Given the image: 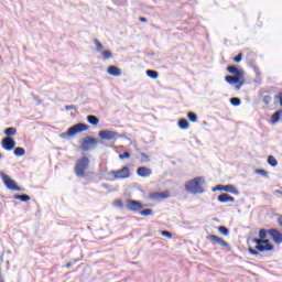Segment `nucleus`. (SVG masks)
I'll list each match as a JSON object with an SVG mask.
<instances>
[{
    "mask_svg": "<svg viewBox=\"0 0 282 282\" xmlns=\"http://www.w3.org/2000/svg\"><path fill=\"white\" fill-rule=\"evenodd\" d=\"M202 184H206V178L204 176H196L185 183V191L192 195H202L206 193Z\"/></svg>",
    "mask_w": 282,
    "mask_h": 282,
    "instance_id": "f257e3e1",
    "label": "nucleus"
},
{
    "mask_svg": "<svg viewBox=\"0 0 282 282\" xmlns=\"http://www.w3.org/2000/svg\"><path fill=\"white\" fill-rule=\"evenodd\" d=\"M89 169V158L83 156L76 161L74 172L77 177H85V171Z\"/></svg>",
    "mask_w": 282,
    "mask_h": 282,
    "instance_id": "f03ea898",
    "label": "nucleus"
},
{
    "mask_svg": "<svg viewBox=\"0 0 282 282\" xmlns=\"http://www.w3.org/2000/svg\"><path fill=\"white\" fill-rule=\"evenodd\" d=\"M89 130V126H87L86 123H76L73 127L68 128L66 133H62L59 134V138H67V135H69L70 138L76 135V133H83V131H88Z\"/></svg>",
    "mask_w": 282,
    "mask_h": 282,
    "instance_id": "7ed1b4c3",
    "label": "nucleus"
},
{
    "mask_svg": "<svg viewBox=\"0 0 282 282\" xmlns=\"http://www.w3.org/2000/svg\"><path fill=\"white\" fill-rule=\"evenodd\" d=\"M0 177L9 191H19L20 193L25 191V188L19 187V185H17V181L12 180L8 174L3 173V171H0Z\"/></svg>",
    "mask_w": 282,
    "mask_h": 282,
    "instance_id": "20e7f679",
    "label": "nucleus"
},
{
    "mask_svg": "<svg viewBox=\"0 0 282 282\" xmlns=\"http://www.w3.org/2000/svg\"><path fill=\"white\" fill-rule=\"evenodd\" d=\"M97 144H98V139L94 137H86L80 142V149L82 151H91V149H96Z\"/></svg>",
    "mask_w": 282,
    "mask_h": 282,
    "instance_id": "39448f33",
    "label": "nucleus"
},
{
    "mask_svg": "<svg viewBox=\"0 0 282 282\" xmlns=\"http://www.w3.org/2000/svg\"><path fill=\"white\" fill-rule=\"evenodd\" d=\"M274 250V246H264L263 242H260L259 246H256V249L252 247L248 248V252L253 254V257H259V252H272Z\"/></svg>",
    "mask_w": 282,
    "mask_h": 282,
    "instance_id": "423d86ee",
    "label": "nucleus"
},
{
    "mask_svg": "<svg viewBox=\"0 0 282 282\" xmlns=\"http://www.w3.org/2000/svg\"><path fill=\"white\" fill-rule=\"evenodd\" d=\"M217 191L224 192V193H231V195H239V189L232 184L228 185H216L213 187V193H217Z\"/></svg>",
    "mask_w": 282,
    "mask_h": 282,
    "instance_id": "0eeeda50",
    "label": "nucleus"
},
{
    "mask_svg": "<svg viewBox=\"0 0 282 282\" xmlns=\"http://www.w3.org/2000/svg\"><path fill=\"white\" fill-rule=\"evenodd\" d=\"M110 175H113L115 180H127L131 177V170L129 166H123L121 170L111 171Z\"/></svg>",
    "mask_w": 282,
    "mask_h": 282,
    "instance_id": "6e6552de",
    "label": "nucleus"
},
{
    "mask_svg": "<svg viewBox=\"0 0 282 282\" xmlns=\"http://www.w3.org/2000/svg\"><path fill=\"white\" fill-rule=\"evenodd\" d=\"M1 147L4 151H12L17 147V141L12 137H6L1 140Z\"/></svg>",
    "mask_w": 282,
    "mask_h": 282,
    "instance_id": "1a4fd4ad",
    "label": "nucleus"
},
{
    "mask_svg": "<svg viewBox=\"0 0 282 282\" xmlns=\"http://www.w3.org/2000/svg\"><path fill=\"white\" fill-rule=\"evenodd\" d=\"M144 208V204L140 200L128 199L127 200V209L131 210L132 213H138V210H142Z\"/></svg>",
    "mask_w": 282,
    "mask_h": 282,
    "instance_id": "9d476101",
    "label": "nucleus"
},
{
    "mask_svg": "<svg viewBox=\"0 0 282 282\" xmlns=\"http://www.w3.org/2000/svg\"><path fill=\"white\" fill-rule=\"evenodd\" d=\"M98 135L101 140H118V132L111 130H100Z\"/></svg>",
    "mask_w": 282,
    "mask_h": 282,
    "instance_id": "9b49d317",
    "label": "nucleus"
},
{
    "mask_svg": "<svg viewBox=\"0 0 282 282\" xmlns=\"http://www.w3.org/2000/svg\"><path fill=\"white\" fill-rule=\"evenodd\" d=\"M207 239L212 241V243H218V246H221L223 248H227V250H230V245L219 236L209 235Z\"/></svg>",
    "mask_w": 282,
    "mask_h": 282,
    "instance_id": "f8f14e48",
    "label": "nucleus"
},
{
    "mask_svg": "<svg viewBox=\"0 0 282 282\" xmlns=\"http://www.w3.org/2000/svg\"><path fill=\"white\" fill-rule=\"evenodd\" d=\"M150 199L153 202H162V199H169L171 195L166 192H152L149 194Z\"/></svg>",
    "mask_w": 282,
    "mask_h": 282,
    "instance_id": "ddd939ff",
    "label": "nucleus"
},
{
    "mask_svg": "<svg viewBox=\"0 0 282 282\" xmlns=\"http://www.w3.org/2000/svg\"><path fill=\"white\" fill-rule=\"evenodd\" d=\"M269 235L278 246L282 243V234L279 229H269Z\"/></svg>",
    "mask_w": 282,
    "mask_h": 282,
    "instance_id": "4468645a",
    "label": "nucleus"
},
{
    "mask_svg": "<svg viewBox=\"0 0 282 282\" xmlns=\"http://www.w3.org/2000/svg\"><path fill=\"white\" fill-rule=\"evenodd\" d=\"M153 171L151 167L141 166L137 169V175H139V177H151Z\"/></svg>",
    "mask_w": 282,
    "mask_h": 282,
    "instance_id": "2eb2a0df",
    "label": "nucleus"
},
{
    "mask_svg": "<svg viewBox=\"0 0 282 282\" xmlns=\"http://www.w3.org/2000/svg\"><path fill=\"white\" fill-rule=\"evenodd\" d=\"M241 78H243V75H227L225 77V83H228V85H237V83H239V80H241Z\"/></svg>",
    "mask_w": 282,
    "mask_h": 282,
    "instance_id": "dca6fc26",
    "label": "nucleus"
},
{
    "mask_svg": "<svg viewBox=\"0 0 282 282\" xmlns=\"http://www.w3.org/2000/svg\"><path fill=\"white\" fill-rule=\"evenodd\" d=\"M218 202L220 204H228V202L235 203V197L230 196L228 193H223L218 195Z\"/></svg>",
    "mask_w": 282,
    "mask_h": 282,
    "instance_id": "f3484780",
    "label": "nucleus"
},
{
    "mask_svg": "<svg viewBox=\"0 0 282 282\" xmlns=\"http://www.w3.org/2000/svg\"><path fill=\"white\" fill-rule=\"evenodd\" d=\"M227 72L229 74H234V76H243L246 73L243 72V69H239V67H237L236 65H230L227 67Z\"/></svg>",
    "mask_w": 282,
    "mask_h": 282,
    "instance_id": "a211bd4d",
    "label": "nucleus"
},
{
    "mask_svg": "<svg viewBox=\"0 0 282 282\" xmlns=\"http://www.w3.org/2000/svg\"><path fill=\"white\" fill-rule=\"evenodd\" d=\"M107 73L110 75V76H122V70L118 67V66H113V65H110L108 68H107Z\"/></svg>",
    "mask_w": 282,
    "mask_h": 282,
    "instance_id": "6ab92c4d",
    "label": "nucleus"
},
{
    "mask_svg": "<svg viewBox=\"0 0 282 282\" xmlns=\"http://www.w3.org/2000/svg\"><path fill=\"white\" fill-rule=\"evenodd\" d=\"M145 74L149 78H152V80H158V78H160V73H158V70L148 69Z\"/></svg>",
    "mask_w": 282,
    "mask_h": 282,
    "instance_id": "aec40b11",
    "label": "nucleus"
},
{
    "mask_svg": "<svg viewBox=\"0 0 282 282\" xmlns=\"http://www.w3.org/2000/svg\"><path fill=\"white\" fill-rule=\"evenodd\" d=\"M3 133H4V135H7V138H12V137L17 135V128L9 127V128L4 129Z\"/></svg>",
    "mask_w": 282,
    "mask_h": 282,
    "instance_id": "412c9836",
    "label": "nucleus"
},
{
    "mask_svg": "<svg viewBox=\"0 0 282 282\" xmlns=\"http://www.w3.org/2000/svg\"><path fill=\"white\" fill-rule=\"evenodd\" d=\"M13 199H19L20 202L28 203V202H30L31 197L28 194H22V195L21 194H15L13 196Z\"/></svg>",
    "mask_w": 282,
    "mask_h": 282,
    "instance_id": "4be33fe9",
    "label": "nucleus"
},
{
    "mask_svg": "<svg viewBox=\"0 0 282 282\" xmlns=\"http://www.w3.org/2000/svg\"><path fill=\"white\" fill-rule=\"evenodd\" d=\"M281 115H282V110H278L272 115V117H271L272 124H276V122H279V120H281Z\"/></svg>",
    "mask_w": 282,
    "mask_h": 282,
    "instance_id": "5701e85b",
    "label": "nucleus"
},
{
    "mask_svg": "<svg viewBox=\"0 0 282 282\" xmlns=\"http://www.w3.org/2000/svg\"><path fill=\"white\" fill-rule=\"evenodd\" d=\"M87 121L89 122V124H93L94 127H96L98 122H100V119H98V117L94 115H89L87 116Z\"/></svg>",
    "mask_w": 282,
    "mask_h": 282,
    "instance_id": "b1692460",
    "label": "nucleus"
},
{
    "mask_svg": "<svg viewBox=\"0 0 282 282\" xmlns=\"http://www.w3.org/2000/svg\"><path fill=\"white\" fill-rule=\"evenodd\" d=\"M178 127L183 130H186L188 127H191V124L188 123V120L182 118L178 120Z\"/></svg>",
    "mask_w": 282,
    "mask_h": 282,
    "instance_id": "393cba45",
    "label": "nucleus"
},
{
    "mask_svg": "<svg viewBox=\"0 0 282 282\" xmlns=\"http://www.w3.org/2000/svg\"><path fill=\"white\" fill-rule=\"evenodd\" d=\"M13 153L17 158H23V155H25V149L18 147L14 149Z\"/></svg>",
    "mask_w": 282,
    "mask_h": 282,
    "instance_id": "a878e982",
    "label": "nucleus"
},
{
    "mask_svg": "<svg viewBox=\"0 0 282 282\" xmlns=\"http://www.w3.org/2000/svg\"><path fill=\"white\" fill-rule=\"evenodd\" d=\"M267 162L270 166H279V161L273 155H269Z\"/></svg>",
    "mask_w": 282,
    "mask_h": 282,
    "instance_id": "bb28decb",
    "label": "nucleus"
},
{
    "mask_svg": "<svg viewBox=\"0 0 282 282\" xmlns=\"http://www.w3.org/2000/svg\"><path fill=\"white\" fill-rule=\"evenodd\" d=\"M243 85H246V73L243 74V78H241L239 83H236V86H235L236 91H239L241 87H243Z\"/></svg>",
    "mask_w": 282,
    "mask_h": 282,
    "instance_id": "cd10ccee",
    "label": "nucleus"
},
{
    "mask_svg": "<svg viewBox=\"0 0 282 282\" xmlns=\"http://www.w3.org/2000/svg\"><path fill=\"white\" fill-rule=\"evenodd\" d=\"M139 215H141L142 217H151V215H153V209L151 208L143 209L139 212Z\"/></svg>",
    "mask_w": 282,
    "mask_h": 282,
    "instance_id": "c85d7f7f",
    "label": "nucleus"
},
{
    "mask_svg": "<svg viewBox=\"0 0 282 282\" xmlns=\"http://www.w3.org/2000/svg\"><path fill=\"white\" fill-rule=\"evenodd\" d=\"M218 232L224 235V237H228V235H230V230L226 226L218 227Z\"/></svg>",
    "mask_w": 282,
    "mask_h": 282,
    "instance_id": "c756f323",
    "label": "nucleus"
},
{
    "mask_svg": "<svg viewBox=\"0 0 282 282\" xmlns=\"http://www.w3.org/2000/svg\"><path fill=\"white\" fill-rule=\"evenodd\" d=\"M268 235H270V229H260L259 230V238L261 240L267 239Z\"/></svg>",
    "mask_w": 282,
    "mask_h": 282,
    "instance_id": "7c9ffc66",
    "label": "nucleus"
},
{
    "mask_svg": "<svg viewBox=\"0 0 282 282\" xmlns=\"http://www.w3.org/2000/svg\"><path fill=\"white\" fill-rule=\"evenodd\" d=\"M101 54L104 61H109V58H113V54L111 53V51H102Z\"/></svg>",
    "mask_w": 282,
    "mask_h": 282,
    "instance_id": "2f4dec72",
    "label": "nucleus"
},
{
    "mask_svg": "<svg viewBox=\"0 0 282 282\" xmlns=\"http://www.w3.org/2000/svg\"><path fill=\"white\" fill-rule=\"evenodd\" d=\"M187 118L189 122H197V113L193 111L187 112Z\"/></svg>",
    "mask_w": 282,
    "mask_h": 282,
    "instance_id": "473e14b6",
    "label": "nucleus"
},
{
    "mask_svg": "<svg viewBox=\"0 0 282 282\" xmlns=\"http://www.w3.org/2000/svg\"><path fill=\"white\" fill-rule=\"evenodd\" d=\"M93 43H95V45H96V51H97V52H102V47H104V46H102V43H101L98 39L95 37V39L93 40Z\"/></svg>",
    "mask_w": 282,
    "mask_h": 282,
    "instance_id": "72a5a7b5",
    "label": "nucleus"
},
{
    "mask_svg": "<svg viewBox=\"0 0 282 282\" xmlns=\"http://www.w3.org/2000/svg\"><path fill=\"white\" fill-rule=\"evenodd\" d=\"M230 104L232 105V107H239V105H241V99H239L238 97H232L230 98Z\"/></svg>",
    "mask_w": 282,
    "mask_h": 282,
    "instance_id": "f704fd0d",
    "label": "nucleus"
},
{
    "mask_svg": "<svg viewBox=\"0 0 282 282\" xmlns=\"http://www.w3.org/2000/svg\"><path fill=\"white\" fill-rule=\"evenodd\" d=\"M256 173H257V175H262V177H265L267 180H268V177H270V174H268V171H265V170L257 169Z\"/></svg>",
    "mask_w": 282,
    "mask_h": 282,
    "instance_id": "c9c22d12",
    "label": "nucleus"
},
{
    "mask_svg": "<svg viewBox=\"0 0 282 282\" xmlns=\"http://www.w3.org/2000/svg\"><path fill=\"white\" fill-rule=\"evenodd\" d=\"M254 72H256V79H254V83H256L257 85H261V72H259L258 68H256Z\"/></svg>",
    "mask_w": 282,
    "mask_h": 282,
    "instance_id": "e433bc0d",
    "label": "nucleus"
},
{
    "mask_svg": "<svg viewBox=\"0 0 282 282\" xmlns=\"http://www.w3.org/2000/svg\"><path fill=\"white\" fill-rule=\"evenodd\" d=\"M262 102H264V105H270L272 102V96L270 95L262 96Z\"/></svg>",
    "mask_w": 282,
    "mask_h": 282,
    "instance_id": "4c0bfd02",
    "label": "nucleus"
},
{
    "mask_svg": "<svg viewBox=\"0 0 282 282\" xmlns=\"http://www.w3.org/2000/svg\"><path fill=\"white\" fill-rule=\"evenodd\" d=\"M129 158H131V153H129V151H126L119 155L120 160H129Z\"/></svg>",
    "mask_w": 282,
    "mask_h": 282,
    "instance_id": "58836bf2",
    "label": "nucleus"
},
{
    "mask_svg": "<svg viewBox=\"0 0 282 282\" xmlns=\"http://www.w3.org/2000/svg\"><path fill=\"white\" fill-rule=\"evenodd\" d=\"M161 235L162 237H166L167 239H173V234H171V231L169 230H163Z\"/></svg>",
    "mask_w": 282,
    "mask_h": 282,
    "instance_id": "ea45409f",
    "label": "nucleus"
},
{
    "mask_svg": "<svg viewBox=\"0 0 282 282\" xmlns=\"http://www.w3.org/2000/svg\"><path fill=\"white\" fill-rule=\"evenodd\" d=\"M141 162H151L149 155L144 152L141 153Z\"/></svg>",
    "mask_w": 282,
    "mask_h": 282,
    "instance_id": "a19ab883",
    "label": "nucleus"
},
{
    "mask_svg": "<svg viewBox=\"0 0 282 282\" xmlns=\"http://www.w3.org/2000/svg\"><path fill=\"white\" fill-rule=\"evenodd\" d=\"M113 206H116V208H123L124 204L120 199H116Z\"/></svg>",
    "mask_w": 282,
    "mask_h": 282,
    "instance_id": "79ce46f5",
    "label": "nucleus"
},
{
    "mask_svg": "<svg viewBox=\"0 0 282 282\" xmlns=\"http://www.w3.org/2000/svg\"><path fill=\"white\" fill-rule=\"evenodd\" d=\"M243 58V54L239 53L236 57H234L235 63H241Z\"/></svg>",
    "mask_w": 282,
    "mask_h": 282,
    "instance_id": "37998d69",
    "label": "nucleus"
},
{
    "mask_svg": "<svg viewBox=\"0 0 282 282\" xmlns=\"http://www.w3.org/2000/svg\"><path fill=\"white\" fill-rule=\"evenodd\" d=\"M115 6H124L127 3V0H112Z\"/></svg>",
    "mask_w": 282,
    "mask_h": 282,
    "instance_id": "c03bdc74",
    "label": "nucleus"
},
{
    "mask_svg": "<svg viewBox=\"0 0 282 282\" xmlns=\"http://www.w3.org/2000/svg\"><path fill=\"white\" fill-rule=\"evenodd\" d=\"M261 243L264 245V246H267V247L274 246V245H272V243L270 242V240H268V239H265V238L261 240Z\"/></svg>",
    "mask_w": 282,
    "mask_h": 282,
    "instance_id": "a18cd8bd",
    "label": "nucleus"
},
{
    "mask_svg": "<svg viewBox=\"0 0 282 282\" xmlns=\"http://www.w3.org/2000/svg\"><path fill=\"white\" fill-rule=\"evenodd\" d=\"M65 109L66 111L76 110V106L75 105L65 106Z\"/></svg>",
    "mask_w": 282,
    "mask_h": 282,
    "instance_id": "49530a36",
    "label": "nucleus"
},
{
    "mask_svg": "<svg viewBox=\"0 0 282 282\" xmlns=\"http://www.w3.org/2000/svg\"><path fill=\"white\" fill-rule=\"evenodd\" d=\"M251 241L252 243H256V246H259L261 243V239L258 238H253Z\"/></svg>",
    "mask_w": 282,
    "mask_h": 282,
    "instance_id": "de8ad7c7",
    "label": "nucleus"
},
{
    "mask_svg": "<svg viewBox=\"0 0 282 282\" xmlns=\"http://www.w3.org/2000/svg\"><path fill=\"white\" fill-rule=\"evenodd\" d=\"M280 100V106L282 107V93L275 96Z\"/></svg>",
    "mask_w": 282,
    "mask_h": 282,
    "instance_id": "09e8293b",
    "label": "nucleus"
},
{
    "mask_svg": "<svg viewBox=\"0 0 282 282\" xmlns=\"http://www.w3.org/2000/svg\"><path fill=\"white\" fill-rule=\"evenodd\" d=\"M139 21H141V23H147L149 20H147V18H139Z\"/></svg>",
    "mask_w": 282,
    "mask_h": 282,
    "instance_id": "8fccbe9b",
    "label": "nucleus"
},
{
    "mask_svg": "<svg viewBox=\"0 0 282 282\" xmlns=\"http://www.w3.org/2000/svg\"><path fill=\"white\" fill-rule=\"evenodd\" d=\"M278 224H279V226L282 228V216H280V217L278 218Z\"/></svg>",
    "mask_w": 282,
    "mask_h": 282,
    "instance_id": "3c124183",
    "label": "nucleus"
},
{
    "mask_svg": "<svg viewBox=\"0 0 282 282\" xmlns=\"http://www.w3.org/2000/svg\"><path fill=\"white\" fill-rule=\"evenodd\" d=\"M117 138H127V134L126 133L118 134Z\"/></svg>",
    "mask_w": 282,
    "mask_h": 282,
    "instance_id": "603ef678",
    "label": "nucleus"
},
{
    "mask_svg": "<svg viewBox=\"0 0 282 282\" xmlns=\"http://www.w3.org/2000/svg\"><path fill=\"white\" fill-rule=\"evenodd\" d=\"M72 265H74V263L68 262V263H66L65 268H72Z\"/></svg>",
    "mask_w": 282,
    "mask_h": 282,
    "instance_id": "864d4df0",
    "label": "nucleus"
},
{
    "mask_svg": "<svg viewBox=\"0 0 282 282\" xmlns=\"http://www.w3.org/2000/svg\"><path fill=\"white\" fill-rule=\"evenodd\" d=\"M0 282H6V279H3L2 274H0Z\"/></svg>",
    "mask_w": 282,
    "mask_h": 282,
    "instance_id": "5fc2aeb1",
    "label": "nucleus"
},
{
    "mask_svg": "<svg viewBox=\"0 0 282 282\" xmlns=\"http://www.w3.org/2000/svg\"><path fill=\"white\" fill-rule=\"evenodd\" d=\"M275 193H276L278 195H282V192L279 191V189H276Z\"/></svg>",
    "mask_w": 282,
    "mask_h": 282,
    "instance_id": "6e6d98bb",
    "label": "nucleus"
},
{
    "mask_svg": "<svg viewBox=\"0 0 282 282\" xmlns=\"http://www.w3.org/2000/svg\"><path fill=\"white\" fill-rule=\"evenodd\" d=\"M0 160H3V154L0 152Z\"/></svg>",
    "mask_w": 282,
    "mask_h": 282,
    "instance_id": "4d7b16f0",
    "label": "nucleus"
}]
</instances>
